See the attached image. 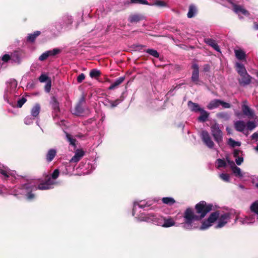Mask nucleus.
<instances>
[{"instance_id": "64", "label": "nucleus", "mask_w": 258, "mask_h": 258, "mask_svg": "<svg viewBox=\"0 0 258 258\" xmlns=\"http://www.w3.org/2000/svg\"><path fill=\"white\" fill-rule=\"evenodd\" d=\"M256 186L257 187H258V182L256 184Z\"/></svg>"}, {"instance_id": "59", "label": "nucleus", "mask_w": 258, "mask_h": 258, "mask_svg": "<svg viewBox=\"0 0 258 258\" xmlns=\"http://www.w3.org/2000/svg\"><path fill=\"white\" fill-rule=\"evenodd\" d=\"M226 130V131L227 132V133L228 134H231V130H230V128H229L228 127H227Z\"/></svg>"}, {"instance_id": "15", "label": "nucleus", "mask_w": 258, "mask_h": 258, "mask_svg": "<svg viewBox=\"0 0 258 258\" xmlns=\"http://www.w3.org/2000/svg\"><path fill=\"white\" fill-rule=\"evenodd\" d=\"M233 10L235 13L239 15V19H242V17L240 16V14L245 16L249 15V13L247 10L244 9L242 7L235 4H233Z\"/></svg>"}, {"instance_id": "25", "label": "nucleus", "mask_w": 258, "mask_h": 258, "mask_svg": "<svg viewBox=\"0 0 258 258\" xmlns=\"http://www.w3.org/2000/svg\"><path fill=\"white\" fill-rule=\"evenodd\" d=\"M124 5L134 4L149 5L148 2L146 0H125L124 2Z\"/></svg>"}, {"instance_id": "52", "label": "nucleus", "mask_w": 258, "mask_h": 258, "mask_svg": "<svg viewBox=\"0 0 258 258\" xmlns=\"http://www.w3.org/2000/svg\"><path fill=\"white\" fill-rule=\"evenodd\" d=\"M225 162L226 163V165L228 164L231 169L235 165L234 162L233 161L230 160L228 158H226Z\"/></svg>"}, {"instance_id": "57", "label": "nucleus", "mask_w": 258, "mask_h": 258, "mask_svg": "<svg viewBox=\"0 0 258 258\" xmlns=\"http://www.w3.org/2000/svg\"><path fill=\"white\" fill-rule=\"evenodd\" d=\"M215 50H216V51H220V48H219V47L218 46V45L216 43L214 46L212 47Z\"/></svg>"}, {"instance_id": "61", "label": "nucleus", "mask_w": 258, "mask_h": 258, "mask_svg": "<svg viewBox=\"0 0 258 258\" xmlns=\"http://www.w3.org/2000/svg\"><path fill=\"white\" fill-rule=\"evenodd\" d=\"M254 149L258 151V144H257V145L254 148Z\"/></svg>"}, {"instance_id": "45", "label": "nucleus", "mask_w": 258, "mask_h": 258, "mask_svg": "<svg viewBox=\"0 0 258 258\" xmlns=\"http://www.w3.org/2000/svg\"><path fill=\"white\" fill-rule=\"evenodd\" d=\"M35 117H33L31 115L27 116L24 119V122L27 125L31 124L33 123Z\"/></svg>"}, {"instance_id": "48", "label": "nucleus", "mask_w": 258, "mask_h": 258, "mask_svg": "<svg viewBox=\"0 0 258 258\" xmlns=\"http://www.w3.org/2000/svg\"><path fill=\"white\" fill-rule=\"evenodd\" d=\"M219 176L221 179L226 182H229L230 180V177L228 174L221 173L219 175Z\"/></svg>"}, {"instance_id": "34", "label": "nucleus", "mask_w": 258, "mask_h": 258, "mask_svg": "<svg viewBox=\"0 0 258 258\" xmlns=\"http://www.w3.org/2000/svg\"><path fill=\"white\" fill-rule=\"evenodd\" d=\"M200 112L201 115L198 117L199 120L202 122L206 121L209 116L208 113L203 109L200 111Z\"/></svg>"}, {"instance_id": "44", "label": "nucleus", "mask_w": 258, "mask_h": 258, "mask_svg": "<svg viewBox=\"0 0 258 258\" xmlns=\"http://www.w3.org/2000/svg\"><path fill=\"white\" fill-rule=\"evenodd\" d=\"M153 5H155L160 7H164L167 6V4L162 0H156Z\"/></svg>"}, {"instance_id": "58", "label": "nucleus", "mask_w": 258, "mask_h": 258, "mask_svg": "<svg viewBox=\"0 0 258 258\" xmlns=\"http://www.w3.org/2000/svg\"><path fill=\"white\" fill-rule=\"evenodd\" d=\"M204 70L205 72H208L210 70V66L208 64H206L204 66Z\"/></svg>"}, {"instance_id": "5", "label": "nucleus", "mask_w": 258, "mask_h": 258, "mask_svg": "<svg viewBox=\"0 0 258 258\" xmlns=\"http://www.w3.org/2000/svg\"><path fill=\"white\" fill-rule=\"evenodd\" d=\"M211 132L214 141L220 147L223 142V133L220 129L218 124H213L211 127Z\"/></svg>"}, {"instance_id": "46", "label": "nucleus", "mask_w": 258, "mask_h": 258, "mask_svg": "<svg viewBox=\"0 0 258 258\" xmlns=\"http://www.w3.org/2000/svg\"><path fill=\"white\" fill-rule=\"evenodd\" d=\"M48 51L50 54V56H53L60 53L61 50L59 48H54L52 50H50Z\"/></svg>"}, {"instance_id": "19", "label": "nucleus", "mask_w": 258, "mask_h": 258, "mask_svg": "<svg viewBox=\"0 0 258 258\" xmlns=\"http://www.w3.org/2000/svg\"><path fill=\"white\" fill-rule=\"evenodd\" d=\"M234 127L237 131L244 132L246 126L245 123L243 120H237L234 123Z\"/></svg>"}, {"instance_id": "43", "label": "nucleus", "mask_w": 258, "mask_h": 258, "mask_svg": "<svg viewBox=\"0 0 258 258\" xmlns=\"http://www.w3.org/2000/svg\"><path fill=\"white\" fill-rule=\"evenodd\" d=\"M100 75V71L97 69H93L90 72V76L91 78L97 77L99 76Z\"/></svg>"}, {"instance_id": "37", "label": "nucleus", "mask_w": 258, "mask_h": 258, "mask_svg": "<svg viewBox=\"0 0 258 258\" xmlns=\"http://www.w3.org/2000/svg\"><path fill=\"white\" fill-rule=\"evenodd\" d=\"M142 19V16L138 15H132L129 17V21L131 23L138 22Z\"/></svg>"}, {"instance_id": "39", "label": "nucleus", "mask_w": 258, "mask_h": 258, "mask_svg": "<svg viewBox=\"0 0 258 258\" xmlns=\"http://www.w3.org/2000/svg\"><path fill=\"white\" fill-rule=\"evenodd\" d=\"M216 163L218 168L225 167L226 166V162L224 160L221 159H218L216 160Z\"/></svg>"}, {"instance_id": "33", "label": "nucleus", "mask_w": 258, "mask_h": 258, "mask_svg": "<svg viewBox=\"0 0 258 258\" xmlns=\"http://www.w3.org/2000/svg\"><path fill=\"white\" fill-rule=\"evenodd\" d=\"M11 60L12 61L19 63L20 62V53L18 51H14L11 54Z\"/></svg>"}, {"instance_id": "14", "label": "nucleus", "mask_w": 258, "mask_h": 258, "mask_svg": "<svg viewBox=\"0 0 258 258\" xmlns=\"http://www.w3.org/2000/svg\"><path fill=\"white\" fill-rule=\"evenodd\" d=\"M233 154L236 164L240 165L243 162L242 152L239 149H234Z\"/></svg>"}, {"instance_id": "42", "label": "nucleus", "mask_w": 258, "mask_h": 258, "mask_svg": "<svg viewBox=\"0 0 258 258\" xmlns=\"http://www.w3.org/2000/svg\"><path fill=\"white\" fill-rule=\"evenodd\" d=\"M48 80H51V79L45 74H42L39 78V81L41 83L47 82Z\"/></svg>"}, {"instance_id": "53", "label": "nucleus", "mask_w": 258, "mask_h": 258, "mask_svg": "<svg viewBox=\"0 0 258 258\" xmlns=\"http://www.w3.org/2000/svg\"><path fill=\"white\" fill-rule=\"evenodd\" d=\"M85 75L83 73H81L80 74L78 77H77V82L79 83H81L84 79H85Z\"/></svg>"}, {"instance_id": "26", "label": "nucleus", "mask_w": 258, "mask_h": 258, "mask_svg": "<svg viewBox=\"0 0 258 258\" xmlns=\"http://www.w3.org/2000/svg\"><path fill=\"white\" fill-rule=\"evenodd\" d=\"M40 111V106L39 104H36L31 109V115L33 117L38 116Z\"/></svg>"}, {"instance_id": "55", "label": "nucleus", "mask_w": 258, "mask_h": 258, "mask_svg": "<svg viewBox=\"0 0 258 258\" xmlns=\"http://www.w3.org/2000/svg\"><path fill=\"white\" fill-rule=\"evenodd\" d=\"M2 60L5 61V62H7L9 60H10L11 59V55H9V54H6L5 55H4L2 57Z\"/></svg>"}, {"instance_id": "16", "label": "nucleus", "mask_w": 258, "mask_h": 258, "mask_svg": "<svg viewBox=\"0 0 258 258\" xmlns=\"http://www.w3.org/2000/svg\"><path fill=\"white\" fill-rule=\"evenodd\" d=\"M85 101V99L84 97H82L79 102L77 104L75 108L73 111V113L75 114L76 115L80 116L83 112V108L82 106V104L83 102Z\"/></svg>"}, {"instance_id": "49", "label": "nucleus", "mask_w": 258, "mask_h": 258, "mask_svg": "<svg viewBox=\"0 0 258 258\" xmlns=\"http://www.w3.org/2000/svg\"><path fill=\"white\" fill-rule=\"evenodd\" d=\"M218 116L219 117V118H223L225 120H228L229 119V117H230V116L227 113H225V112H221V113H219L218 114Z\"/></svg>"}, {"instance_id": "50", "label": "nucleus", "mask_w": 258, "mask_h": 258, "mask_svg": "<svg viewBox=\"0 0 258 258\" xmlns=\"http://www.w3.org/2000/svg\"><path fill=\"white\" fill-rule=\"evenodd\" d=\"M26 101L27 100L25 97H22L18 101L17 106L20 108L21 107Z\"/></svg>"}, {"instance_id": "29", "label": "nucleus", "mask_w": 258, "mask_h": 258, "mask_svg": "<svg viewBox=\"0 0 258 258\" xmlns=\"http://www.w3.org/2000/svg\"><path fill=\"white\" fill-rule=\"evenodd\" d=\"M121 101L119 99H116V100L112 101L109 100H106L104 102V104L106 106H108L109 105L111 107H116L118 104H119L120 103Z\"/></svg>"}, {"instance_id": "54", "label": "nucleus", "mask_w": 258, "mask_h": 258, "mask_svg": "<svg viewBox=\"0 0 258 258\" xmlns=\"http://www.w3.org/2000/svg\"><path fill=\"white\" fill-rule=\"evenodd\" d=\"M206 42L209 45L212 47L214 46V45L216 43L215 41L212 39H208L206 41Z\"/></svg>"}, {"instance_id": "38", "label": "nucleus", "mask_w": 258, "mask_h": 258, "mask_svg": "<svg viewBox=\"0 0 258 258\" xmlns=\"http://www.w3.org/2000/svg\"><path fill=\"white\" fill-rule=\"evenodd\" d=\"M63 20L67 25H71L73 22V18L71 16L67 15L63 16Z\"/></svg>"}, {"instance_id": "60", "label": "nucleus", "mask_w": 258, "mask_h": 258, "mask_svg": "<svg viewBox=\"0 0 258 258\" xmlns=\"http://www.w3.org/2000/svg\"><path fill=\"white\" fill-rule=\"evenodd\" d=\"M254 28L256 30H258V24L254 23Z\"/></svg>"}, {"instance_id": "7", "label": "nucleus", "mask_w": 258, "mask_h": 258, "mask_svg": "<svg viewBox=\"0 0 258 258\" xmlns=\"http://www.w3.org/2000/svg\"><path fill=\"white\" fill-rule=\"evenodd\" d=\"M0 174L3 179H13L16 178V172L11 170L8 167L4 166L0 163Z\"/></svg>"}, {"instance_id": "11", "label": "nucleus", "mask_w": 258, "mask_h": 258, "mask_svg": "<svg viewBox=\"0 0 258 258\" xmlns=\"http://www.w3.org/2000/svg\"><path fill=\"white\" fill-rule=\"evenodd\" d=\"M201 137L203 142L208 148L212 149L214 147V143L207 131H202L201 134Z\"/></svg>"}, {"instance_id": "32", "label": "nucleus", "mask_w": 258, "mask_h": 258, "mask_svg": "<svg viewBox=\"0 0 258 258\" xmlns=\"http://www.w3.org/2000/svg\"><path fill=\"white\" fill-rule=\"evenodd\" d=\"M231 169L235 176L239 177H243V174H242L241 170L239 167L235 165Z\"/></svg>"}, {"instance_id": "62", "label": "nucleus", "mask_w": 258, "mask_h": 258, "mask_svg": "<svg viewBox=\"0 0 258 258\" xmlns=\"http://www.w3.org/2000/svg\"><path fill=\"white\" fill-rule=\"evenodd\" d=\"M158 201H159V199H154V201H155V202H158Z\"/></svg>"}, {"instance_id": "1", "label": "nucleus", "mask_w": 258, "mask_h": 258, "mask_svg": "<svg viewBox=\"0 0 258 258\" xmlns=\"http://www.w3.org/2000/svg\"><path fill=\"white\" fill-rule=\"evenodd\" d=\"M59 174L58 169L54 170L51 176L49 177L45 182L40 183L38 186L32 183H26L22 185L21 188L15 187L13 188L7 189L0 186V194H10L15 196L23 195L26 197L28 200L31 201L35 198V195L32 193L33 191L37 189L46 190L53 188L57 183L55 180L58 177Z\"/></svg>"}, {"instance_id": "31", "label": "nucleus", "mask_w": 258, "mask_h": 258, "mask_svg": "<svg viewBox=\"0 0 258 258\" xmlns=\"http://www.w3.org/2000/svg\"><path fill=\"white\" fill-rule=\"evenodd\" d=\"M162 201L164 204L168 206H172L175 203V200L171 197H164L162 199Z\"/></svg>"}, {"instance_id": "20", "label": "nucleus", "mask_w": 258, "mask_h": 258, "mask_svg": "<svg viewBox=\"0 0 258 258\" xmlns=\"http://www.w3.org/2000/svg\"><path fill=\"white\" fill-rule=\"evenodd\" d=\"M234 53L237 59L240 60H245L246 54L244 51L241 49H235Z\"/></svg>"}, {"instance_id": "30", "label": "nucleus", "mask_w": 258, "mask_h": 258, "mask_svg": "<svg viewBox=\"0 0 258 258\" xmlns=\"http://www.w3.org/2000/svg\"><path fill=\"white\" fill-rule=\"evenodd\" d=\"M56 154V151L55 149H50L46 155V159L48 162L51 161L54 157L55 156Z\"/></svg>"}, {"instance_id": "4", "label": "nucleus", "mask_w": 258, "mask_h": 258, "mask_svg": "<svg viewBox=\"0 0 258 258\" xmlns=\"http://www.w3.org/2000/svg\"><path fill=\"white\" fill-rule=\"evenodd\" d=\"M251 211L255 215H251L244 218L237 216L235 222H239L242 225H248L255 223L258 220V201H255L250 206Z\"/></svg>"}, {"instance_id": "27", "label": "nucleus", "mask_w": 258, "mask_h": 258, "mask_svg": "<svg viewBox=\"0 0 258 258\" xmlns=\"http://www.w3.org/2000/svg\"><path fill=\"white\" fill-rule=\"evenodd\" d=\"M188 106L192 111L200 112L203 109L201 108L200 105L197 103H193L191 101H189Z\"/></svg>"}, {"instance_id": "6", "label": "nucleus", "mask_w": 258, "mask_h": 258, "mask_svg": "<svg viewBox=\"0 0 258 258\" xmlns=\"http://www.w3.org/2000/svg\"><path fill=\"white\" fill-rule=\"evenodd\" d=\"M218 212V217L216 221V224L215 226L216 229H219L223 227L226 225L230 219V214L228 213H225L220 215Z\"/></svg>"}, {"instance_id": "12", "label": "nucleus", "mask_w": 258, "mask_h": 258, "mask_svg": "<svg viewBox=\"0 0 258 258\" xmlns=\"http://www.w3.org/2000/svg\"><path fill=\"white\" fill-rule=\"evenodd\" d=\"M242 110L243 113L246 116L250 118H253L254 116V112L247 105V102L244 100L242 102Z\"/></svg>"}, {"instance_id": "23", "label": "nucleus", "mask_w": 258, "mask_h": 258, "mask_svg": "<svg viewBox=\"0 0 258 258\" xmlns=\"http://www.w3.org/2000/svg\"><path fill=\"white\" fill-rule=\"evenodd\" d=\"M197 13V8L196 6L193 4L189 6L188 12L187 16L188 18H191L196 16Z\"/></svg>"}, {"instance_id": "10", "label": "nucleus", "mask_w": 258, "mask_h": 258, "mask_svg": "<svg viewBox=\"0 0 258 258\" xmlns=\"http://www.w3.org/2000/svg\"><path fill=\"white\" fill-rule=\"evenodd\" d=\"M221 106L223 108H229L231 105L219 99H214L210 102L207 106L209 109H213Z\"/></svg>"}, {"instance_id": "35", "label": "nucleus", "mask_w": 258, "mask_h": 258, "mask_svg": "<svg viewBox=\"0 0 258 258\" xmlns=\"http://www.w3.org/2000/svg\"><path fill=\"white\" fill-rule=\"evenodd\" d=\"M50 104L54 110H56L59 109V104L55 97H52L51 98Z\"/></svg>"}, {"instance_id": "8", "label": "nucleus", "mask_w": 258, "mask_h": 258, "mask_svg": "<svg viewBox=\"0 0 258 258\" xmlns=\"http://www.w3.org/2000/svg\"><path fill=\"white\" fill-rule=\"evenodd\" d=\"M7 89L4 95L5 99L10 97V95L16 92L17 87V82L14 79H10L7 83Z\"/></svg>"}, {"instance_id": "18", "label": "nucleus", "mask_w": 258, "mask_h": 258, "mask_svg": "<svg viewBox=\"0 0 258 258\" xmlns=\"http://www.w3.org/2000/svg\"><path fill=\"white\" fill-rule=\"evenodd\" d=\"M241 78L239 80V83L240 85L245 86L249 85L251 82V77L246 73L245 75L240 76Z\"/></svg>"}, {"instance_id": "13", "label": "nucleus", "mask_w": 258, "mask_h": 258, "mask_svg": "<svg viewBox=\"0 0 258 258\" xmlns=\"http://www.w3.org/2000/svg\"><path fill=\"white\" fill-rule=\"evenodd\" d=\"M193 72L191 76V80L195 83L196 84L200 85V81L199 80V66L197 64H194L192 66Z\"/></svg>"}, {"instance_id": "47", "label": "nucleus", "mask_w": 258, "mask_h": 258, "mask_svg": "<svg viewBox=\"0 0 258 258\" xmlns=\"http://www.w3.org/2000/svg\"><path fill=\"white\" fill-rule=\"evenodd\" d=\"M49 56H50V54L49 53L48 51H46L43 53L39 57V59L41 61H43L46 59Z\"/></svg>"}, {"instance_id": "51", "label": "nucleus", "mask_w": 258, "mask_h": 258, "mask_svg": "<svg viewBox=\"0 0 258 258\" xmlns=\"http://www.w3.org/2000/svg\"><path fill=\"white\" fill-rule=\"evenodd\" d=\"M51 87V81L48 80L47 82H46V84L45 86V90L46 92L49 93L50 91Z\"/></svg>"}, {"instance_id": "40", "label": "nucleus", "mask_w": 258, "mask_h": 258, "mask_svg": "<svg viewBox=\"0 0 258 258\" xmlns=\"http://www.w3.org/2000/svg\"><path fill=\"white\" fill-rule=\"evenodd\" d=\"M146 52L153 56L158 58L159 56V54L157 50L153 49H148Z\"/></svg>"}, {"instance_id": "56", "label": "nucleus", "mask_w": 258, "mask_h": 258, "mask_svg": "<svg viewBox=\"0 0 258 258\" xmlns=\"http://www.w3.org/2000/svg\"><path fill=\"white\" fill-rule=\"evenodd\" d=\"M251 139L255 140L256 141L258 140V133H253L251 136Z\"/></svg>"}, {"instance_id": "24", "label": "nucleus", "mask_w": 258, "mask_h": 258, "mask_svg": "<svg viewBox=\"0 0 258 258\" xmlns=\"http://www.w3.org/2000/svg\"><path fill=\"white\" fill-rule=\"evenodd\" d=\"M124 77H120L115 80L114 83H113L108 88L109 90H113L117 87L118 85L121 84L124 80Z\"/></svg>"}, {"instance_id": "36", "label": "nucleus", "mask_w": 258, "mask_h": 258, "mask_svg": "<svg viewBox=\"0 0 258 258\" xmlns=\"http://www.w3.org/2000/svg\"><path fill=\"white\" fill-rule=\"evenodd\" d=\"M227 144L229 146L233 148L236 146H240L241 145V143L240 142L235 141L232 138L228 139Z\"/></svg>"}, {"instance_id": "28", "label": "nucleus", "mask_w": 258, "mask_h": 258, "mask_svg": "<svg viewBox=\"0 0 258 258\" xmlns=\"http://www.w3.org/2000/svg\"><path fill=\"white\" fill-rule=\"evenodd\" d=\"M256 123H258V117H254V121H248L246 124L247 129L252 131L256 126Z\"/></svg>"}, {"instance_id": "2", "label": "nucleus", "mask_w": 258, "mask_h": 258, "mask_svg": "<svg viewBox=\"0 0 258 258\" xmlns=\"http://www.w3.org/2000/svg\"><path fill=\"white\" fill-rule=\"evenodd\" d=\"M152 205L150 201L142 200L134 203L133 215L140 221L152 222L154 224L164 228H169L176 225L175 220L171 217H164L153 213L145 214L138 211ZM141 211H140V213Z\"/></svg>"}, {"instance_id": "41", "label": "nucleus", "mask_w": 258, "mask_h": 258, "mask_svg": "<svg viewBox=\"0 0 258 258\" xmlns=\"http://www.w3.org/2000/svg\"><path fill=\"white\" fill-rule=\"evenodd\" d=\"M66 137L68 141V142L70 143V144L72 145L75 148L76 147V139L73 138L72 136L69 135V134H66Z\"/></svg>"}, {"instance_id": "63", "label": "nucleus", "mask_w": 258, "mask_h": 258, "mask_svg": "<svg viewBox=\"0 0 258 258\" xmlns=\"http://www.w3.org/2000/svg\"><path fill=\"white\" fill-rule=\"evenodd\" d=\"M59 24V23H58V22H56V23H55V26L58 25Z\"/></svg>"}, {"instance_id": "17", "label": "nucleus", "mask_w": 258, "mask_h": 258, "mask_svg": "<svg viewBox=\"0 0 258 258\" xmlns=\"http://www.w3.org/2000/svg\"><path fill=\"white\" fill-rule=\"evenodd\" d=\"M84 152L81 150H77L74 156L70 160V163H77L84 156Z\"/></svg>"}, {"instance_id": "9", "label": "nucleus", "mask_w": 258, "mask_h": 258, "mask_svg": "<svg viewBox=\"0 0 258 258\" xmlns=\"http://www.w3.org/2000/svg\"><path fill=\"white\" fill-rule=\"evenodd\" d=\"M218 217V212H215L211 213L207 220L203 222L200 230H204L208 229L212 226V224L215 222Z\"/></svg>"}, {"instance_id": "3", "label": "nucleus", "mask_w": 258, "mask_h": 258, "mask_svg": "<svg viewBox=\"0 0 258 258\" xmlns=\"http://www.w3.org/2000/svg\"><path fill=\"white\" fill-rule=\"evenodd\" d=\"M213 206L211 204H207L205 201H201L196 206L197 213L200 215L199 217L194 212V210L190 208H187L183 215L184 221L181 224L183 228L186 230H192L198 228L199 226L196 222L204 218L206 214L212 210Z\"/></svg>"}, {"instance_id": "22", "label": "nucleus", "mask_w": 258, "mask_h": 258, "mask_svg": "<svg viewBox=\"0 0 258 258\" xmlns=\"http://www.w3.org/2000/svg\"><path fill=\"white\" fill-rule=\"evenodd\" d=\"M41 32L39 31H36L33 33L29 34L26 37V40L28 42L33 43L35 41L36 38L40 35Z\"/></svg>"}, {"instance_id": "21", "label": "nucleus", "mask_w": 258, "mask_h": 258, "mask_svg": "<svg viewBox=\"0 0 258 258\" xmlns=\"http://www.w3.org/2000/svg\"><path fill=\"white\" fill-rule=\"evenodd\" d=\"M235 68L237 72L240 76L245 75L247 73L244 65L240 62H236L235 63Z\"/></svg>"}]
</instances>
